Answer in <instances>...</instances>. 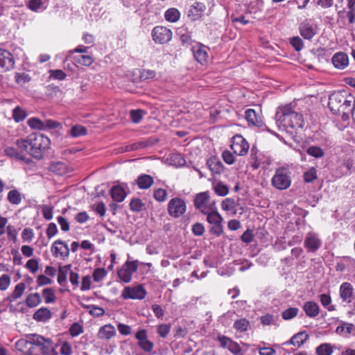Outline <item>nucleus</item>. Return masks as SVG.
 <instances>
[{"label": "nucleus", "mask_w": 355, "mask_h": 355, "mask_svg": "<svg viewBox=\"0 0 355 355\" xmlns=\"http://www.w3.org/2000/svg\"><path fill=\"white\" fill-rule=\"evenodd\" d=\"M209 198V191L200 192L196 194L193 200L195 208L200 210L202 214H207L206 211H208Z\"/></svg>", "instance_id": "ddd939ff"}, {"label": "nucleus", "mask_w": 355, "mask_h": 355, "mask_svg": "<svg viewBox=\"0 0 355 355\" xmlns=\"http://www.w3.org/2000/svg\"><path fill=\"white\" fill-rule=\"evenodd\" d=\"M15 59L8 50L0 49V71L6 72L14 68Z\"/></svg>", "instance_id": "9b49d317"}, {"label": "nucleus", "mask_w": 355, "mask_h": 355, "mask_svg": "<svg viewBox=\"0 0 355 355\" xmlns=\"http://www.w3.org/2000/svg\"><path fill=\"white\" fill-rule=\"evenodd\" d=\"M146 295V291L144 287L139 284L134 287L126 286L121 293V297L124 300L137 299L143 300Z\"/></svg>", "instance_id": "9d476101"}, {"label": "nucleus", "mask_w": 355, "mask_h": 355, "mask_svg": "<svg viewBox=\"0 0 355 355\" xmlns=\"http://www.w3.org/2000/svg\"><path fill=\"white\" fill-rule=\"evenodd\" d=\"M306 153L315 158H320L324 156V150L318 146H311L306 150Z\"/></svg>", "instance_id": "a18cd8bd"}, {"label": "nucleus", "mask_w": 355, "mask_h": 355, "mask_svg": "<svg viewBox=\"0 0 355 355\" xmlns=\"http://www.w3.org/2000/svg\"><path fill=\"white\" fill-rule=\"evenodd\" d=\"M138 269L137 261H126L122 268L118 270L119 277L125 283L131 281L132 275Z\"/></svg>", "instance_id": "1a4fd4ad"}, {"label": "nucleus", "mask_w": 355, "mask_h": 355, "mask_svg": "<svg viewBox=\"0 0 355 355\" xmlns=\"http://www.w3.org/2000/svg\"><path fill=\"white\" fill-rule=\"evenodd\" d=\"M28 125L33 129L43 130V121L37 118H31L28 121Z\"/></svg>", "instance_id": "13d9d810"}, {"label": "nucleus", "mask_w": 355, "mask_h": 355, "mask_svg": "<svg viewBox=\"0 0 355 355\" xmlns=\"http://www.w3.org/2000/svg\"><path fill=\"white\" fill-rule=\"evenodd\" d=\"M245 119L249 123L257 127L263 125L261 116L252 109H248L245 111Z\"/></svg>", "instance_id": "b1692460"}, {"label": "nucleus", "mask_w": 355, "mask_h": 355, "mask_svg": "<svg viewBox=\"0 0 355 355\" xmlns=\"http://www.w3.org/2000/svg\"><path fill=\"white\" fill-rule=\"evenodd\" d=\"M222 222L223 221H218L217 223L211 224L210 232L216 236H220L223 232Z\"/></svg>", "instance_id": "864d4df0"}, {"label": "nucleus", "mask_w": 355, "mask_h": 355, "mask_svg": "<svg viewBox=\"0 0 355 355\" xmlns=\"http://www.w3.org/2000/svg\"><path fill=\"white\" fill-rule=\"evenodd\" d=\"M26 338H28L29 342L28 352L26 355H38L52 340L49 338L35 334H27Z\"/></svg>", "instance_id": "39448f33"}, {"label": "nucleus", "mask_w": 355, "mask_h": 355, "mask_svg": "<svg viewBox=\"0 0 355 355\" xmlns=\"http://www.w3.org/2000/svg\"><path fill=\"white\" fill-rule=\"evenodd\" d=\"M116 334L114 327L112 324H105L101 327L98 333L100 339L109 340Z\"/></svg>", "instance_id": "a878e982"}, {"label": "nucleus", "mask_w": 355, "mask_h": 355, "mask_svg": "<svg viewBox=\"0 0 355 355\" xmlns=\"http://www.w3.org/2000/svg\"><path fill=\"white\" fill-rule=\"evenodd\" d=\"M230 148L234 154L239 156H245L249 151L250 145L241 135L237 134L232 138Z\"/></svg>", "instance_id": "423d86ee"}, {"label": "nucleus", "mask_w": 355, "mask_h": 355, "mask_svg": "<svg viewBox=\"0 0 355 355\" xmlns=\"http://www.w3.org/2000/svg\"><path fill=\"white\" fill-rule=\"evenodd\" d=\"M354 288L349 282H343L339 288V296L343 302L349 304L352 302Z\"/></svg>", "instance_id": "dca6fc26"}, {"label": "nucleus", "mask_w": 355, "mask_h": 355, "mask_svg": "<svg viewBox=\"0 0 355 355\" xmlns=\"http://www.w3.org/2000/svg\"><path fill=\"white\" fill-rule=\"evenodd\" d=\"M135 338L138 340V346L146 352H150L154 344L148 339L147 331L146 329H139L135 334Z\"/></svg>", "instance_id": "4468645a"}, {"label": "nucleus", "mask_w": 355, "mask_h": 355, "mask_svg": "<svg viewBox=\"0 0 355 355\" xmlns=\"http://www.w3.org/2000/svg\"><path fill=\"white\" fill-rule=\"evenodd\" d=\"M250 325L249 321L245 318L237 320L234 323V328L240 332H243L248 330Z\"/></svg>", "instance_id": "a19ab883"}, {"label": "nucleus", "mask_w": 355, "mask_h": 355, "mask_svg": "<svg viewBox=\"0 0 355 355\" xmlns=\"http://www.w3.org/2000/svg\"><path fill=\"white\" fill-rule=\"evenodd\" d=\"M334 66L339 69H343L348 64V56L343 52L336 53L331 59Z\"/></svg>", "instance_id": "412c9836"}, {"label": "nucleus", "mask_w": 355, "mask_h": 355, "mask_svg": "<svg viewBox=\"0 0 355 355\" xmlns=\"http://www.w3.org/2000/svg\"><path fill=\"white\" fill-rule=\"evenodd\" d=\"M214 191L220 196H225L229 192V188L222 182H218L214 187Z\"/></svg>", "instance_id": "3c124183"}, {"label": "nucleus", "mask_w": 355, "mask_h": 355, "mask_svg": "<svg viewBox=\"0 0 355 355\" xmlns=\"http://www.w3.org/2000/svg\"><path fill=\"white\" fill-rule=\"evenodd\" d=\"M207 214H203L207 216V221L211 225L212 223H217L218 221H223V218L217 211V208L215 202H213L208 207Z\"/></svg>", "instance_id": "aec40b11"}, {"label": "nucleus", "mask_w": 355, "mask_h": 355, "mask_svg": "<svg viewBox=\"0 0 355 355\" xmlns=\"http://www.w3.org/2000/svg\"><path fill=\"white\" fill-rule=\"evenodd\" d=\"M320 301L324 307H326L329 311H333L336 310L334 305H331V298L328 294H321L320 295Z\"/></svg>", "instance_id": "e433bc0d"}, {"label": "nucleus", "mask_w": 355, "mask_h": 355, "mask_svg": "<svg viewBox=\"0 0 355 355\" xmlns=\"http://www.w3.org/2000/svg\"><path fill=\"white\" fill-rule=\"evenodd\" d=\"M291 44L297 51H300L304 47V43L302 40L298 37H293L291 40Z\"/></svg>", "instance_id": "774afa93"}, {"label": "nucleus", "mask_w": 355, "mask_h": 355, "mask_svg": "<svg viewBox=\"0 0 355 355\" xmlns=\"http://www.w3.org/2000/svg\"><path fill=\"white\" fill-rule=\"evenodd\" d=\"M299 31L301 36L305 40H311L316 34L315 27L309 19L304 20L300 24Z\"/></svg>", "instance_id": "f3484780"}, {"label": "nucleus", "mask_w": 355, "mask_h": 355, "mask_svg": "<svg viewBox=\"0 0 355 355\" xmlns=\"http://www.w3.org/2000/svg\"><path fill=\"white\" fill-rule=\"evenodd\" d=\"M71 266V265H67L64 267H60L59 268L58 271V282L60 284H62L63 282H66L67 274L69 270H70Z\"/></svg>", "instance_id": "c03bdc74"}, {"label": "nucleus", "mask_w": 355, "mask_h": 355, "mask_svg": "<svg viewBox=\"0 0 355 355\" xmlns=\"http://www.w3.org/2000/svg\"><path fill=\"white\" fill-rule=\"evenodd\" d=\"M222 157L224 162L229 165L233 164L235 162L234 154L227 150L223 152Z\"/></svg>", "instance_id": "338daca9"}, {"label": "nucleus", "mask_w": 355, "mask_h": 355, "mask_svg": "<svg viewBox=\"0 0 355 355\" xmlns=\"http://www.w3.org/2000/svg\"><path fill=\"white\" fill-rule=\"evenodd\" d=\"M26 268L31 272L35 273L39 270V262L37 259H29L26 263Z\"/></svg>", "instance_id": "69168bd1"}, {"label": "nucleus", "mask_w": 355, "mask_h": 355, "mask_svg": "<svg viewBox=\"0 0 355 355\" xmlns=\"http://www.w3.org/2000/svg\"><path fill=\"white\" fill-rule=\"evenodd\" d=\"M171 325L168 324H159L157 327V334L162 338H166L170 332Z\"/></svg>", "instance_id": "052dcab7"}, {"label": "nucleus", "mask_w": 355, "mask_h": 355, "mask_svg": "<svg viewBox=\"0 0 355 355\" xmlns=\"http://www.w3.org/2000/svg\"><path fill=\"white\" fill-rule=\"evenodd\" d=\"M87 128L80 125H73L70 130V135L73 137H78L87 134Z\"/></svg>", "instance_id": "79ce46f5"}, {"label": "nucleus", "mask_w": 355, "mask_h": 355, "mask_svg": "<svg viewBox=\"0 0 355 355\" xmlns=\"http://www.w3.org/2000/svg\"><path fill=\"white\" fill-rule=\"evenodd\" d=\"M170 163L175 166H182L185 164L186 161L181 154L173 153L170 155Z\"/></svg>", "instance_id": "4c0bfd02"}, {"label": "nucleus", "mask_w": 355, "mask_h": 355, "mask_svg": "<svg viewBox=\"0 0 355 355\" xmlns=\"http://www.w3.org/2000/svg\"><path fill=\"white\" fill-rule=\"evenodd\" d=\"M154 198L159 202H164L166 199L167 192L163 189H157L154 191Z\"/></svg>", "instance_id": "680f3d73"}, {"label": "nucleus", "mask_w": 355, "mask_h": 355, "mask_svg": "<svg viewBox=\"0 0 355 355\" xmlns=\"http://www.w3.org/2000/svg\"><path fill=\"white\" fill-rule=\"evenodd\" d=\"M333 347L329 343H322L316 348L317 355H331Z\"/></svg>", "instance_id": "58836bf2"}, {"label": "nucleus", "mask_w": 355, "mask_h": 355, "mask_svg": "<svg viewBox=\"0 0 355 355\" xmlns=\"http://www.w3.org/2000/svg\"><path fill=\"white\" fill-rule=\"evenodd\" d=\"M304 245L308 252H315L321 247L322 241L316 233L308 232L304 239Z\"/></svg>", "instance_id": "f8f14e48"}, {"label": "nucleus", "mask_w": 355, "mask_h": 355, "mask_svg": "<svg viewBox=\"0 0 355 355\" xmlns=\"http://www.w3.org/2000/svg\"><path fill=\"white\" fill-rule=\"evenodd\" d=\"M26 288V284L24 282L17 284L13 292L12 293V299H18L21 297Z\"/></svg>", "instance_id": "09e8293b"}, {"label": "nucleus", "mask_w": 355, "mask_h": 355, "mask_svg": "<svg viewBox=\"0 0 355 355\" xmlns=\"http://www.w3.org/2000/svg\"><path fill=\"white\" fill-rule=\"evenodd\" d=\"M26 112L19 107H16L12 111V117L16 122L22 121L26 117Z\"/></svg>", "instance_id": "49530a36"}, {"label": "nucleus", "mask_w": 355, "mask_h": 355, "mask_svg": "<svg viewBox=\"0 0 355 355\" xmlns=\"http://www.w3.org/2000/svg\"><path fill=\"white\" fill-rule=\"evenodd\" d=\"M15 80L18 84L24 85L31 80V77L25 73H17L15 75Z\"/></svg>", "instance_id": "4d7b16f0"}, {"label": "nucleus", "mask_w": 355, "mask_h": 355, "mask_svg": "<svg viewBox=\"0 0 355 355\" xmlns=\"http://www.w3.org/2000/svg\"><path fill=\"white\" fill-rule=\"evenodd\" d=\"M51 252L55 257H60L65 259L69 255L68 245L62 240H56L51 246Z\"/></svg>", "instance_id": "2eb2a0df"}, {"label": "nucleus", "mask_w": 355, "mask_h": 355, "mask_svg": "<svg viewBox=\"0 0 355 355\" xmlns=\"http://www.w3.org/2000/svg\"><path fill=\"white\" fill-rule=\"evenodd\" d=\"M309 338V334L306 331H301L295 334L289 341L285 344H291L294 346L300 347Z\"/></svg>", "instance_id": "cd10ccee"}, {"label": "nucleus", "mask_w": 355, "mask_h": 355, "mask_svg": "<svg viewBox=\"0 0 355 355\" xmlns=\"http://www.w3.org/2000/svg\"><path fill=\"white\" fill-rule=\"evenodd\" d=\"M205 230V227L201 223H196L193 225L191 228L192 233L197 236L203 235Z\"/></svg>", "instance_id": "e2e57ef3"}, {"label": "nucleus", "mask_w": 355, "mask_h": 355, "mask_svg": "<svg viewBox=\"0 0 355 355\" xmlns=\"http://www.w3.org/2000/svg\"><path fill=\"white\" fill-rule=\"evenodd\" d=\"M299 309L296 307H290L282 313V317L285 320H288L297 316Z\"/></svg>", "instance_id": "37998d69"}, {"label": "nucleus", "mask_w": 355, "mask_h": 355, "mask_svg": "<svg viewBox=\"0 0 355 355\" xmlns=\"http://www.w3.org/2000/svg\"><path fill=\"white\" fill-rule=\"evenodd\" d=\"M291 171L286 167L277 168L271 179L272 187L278 190L288 189L291 186Z\"/></svg>", "instance_id": "20e7f679"}, {"label": "nucleus", "mask_w": 355, "mask_h": 355, "mask_svg": "<svg viewBox=\"0 0 355 355\" xmlns=\"http://www.w3.org/2000/svg\"><path fill=\"white\" fill-rule=\"evenodd\" d=\"M51 317V311L45 307L39 309L34 314L33 319L38 322H45Z\"/></svg>", "instance_id": "7c9ffc66"}, {"label": "nucleus", "mask_w": 355, "mask_h": 355, "mask_svg": "<svg viewBox=\"0 0 355 355\" xmlns=\"http://www.w3.org/2000/svg\"><path fill=\"white\" fill-rule=\"evenodd\" d=\"M349 263H355V260L349 257H344L342 261L336 263L335 266L336 270L343 272L346 269L347 264Z\"/></svg>", "instance_id": "ea45409f"}, {"label": "nucleus", "mask_w": 355, "mask_h": 355, "mask_svg": "<svg viewBox=\"0 0 355 355\" xmlns=\"http://www.w3.org/2000/svg\"><path fill=\"white\" fill-rule=\"evenodd\" d=\"M50 144V139L47 137L36 132L16 141V145L21 152H26L37 159L44 157V153Z\"/></svg>", "instance_id": "f257e3e1"}, {"label": "nucleus", "mask_w": 355, "mask_h": 355, "mask_svg": "<svg viewBox=\"0 0 355 355\" xmlns=\"http://www.w3.org/2000/svg\"><path fill=\"white\" fill-rule=\"evenodd\" d=\"M159 139L150 137L144 140L137 141L127 146L128 151H135L155 146L159 142Z\"/></svg>", "instance_id": "6ab92c4d"}, {"label": "nucleus", "mask_w": 355, "mask_h": 355, "mask_svg": "<svg viewBox=\"0 0 355 355\" xmlns=\"http://www.w3.org/2000/svg\"><path fill=\"white\" fill-rule=\"evenodd\" d=\"M164 17L168 21L176 22L180 17V12L176 8H169L165 12Z\"/></svg>", "instance_id": "72a5a7b5"}, {"label": "nucleus", "mask_w": 355, "mask_h": 355, "mask_svg": "<svg viewBox=\"0 0 355 355\" xmlns=\"http://www.w3.org/2000/svg\"><path fill=\"white\" fill-rule=\"evenodd\" d=\"M42 299L38 293L29 294L26 299V304L30 308H33L40 304Z\"/></svg>", "instance_id": "473e14b6"}, {"label": "nucleus", "mask_w": 355, "mask_h": 355, "mask_svg": "<svg viewBox=\"0 0 355 355\" xmlns=\"http://www.w3.org/2000/svg\"><path fill=\"white\" fill-rule=\"evenodd\" d=\"M187 209L185 201L180 198H173L168 203L167 211L173 218H179L183 215Z\"/></svg>", "instance_id": "0eeeda50"}, {"label": "nucleus", "mask_w": 355, "mask_h": 355, "mask_svg": "<svg viewBox=\"0 0 355 355\" xmlns=\"http://www.w3.org/2000/svg\"><path fill=\"white\" fill-rule=\"evenodd\" d=\"M11 278L8 275L3 274L0 277V290L6 291L10 286Z\"/></svg>", "instance_id": "5fc2aeb1"}, {"label": "nucleus", "mask_w": 355, "mask_h": 355, "mask_svg": "<svg viewBox=\"0 0 355 355\" xmlns=\"http://www.w3.org/2000/svg\"><path fill=\"white\" fill-rule=\"evenodd\" d=\"M205 9L203 3L196 2L192 6L189 11L188 16L192 18V20H197L200 19Z\"/></svg>", "instance_id": "393cba45"}, {"label": "nucleus", "mask_w": 355, "mask_h": 355, "mask_svg": "<svg viewBox=\"0 0 355 355\" xmlns=\"http://www.w3.org/2000/svg\"><path fill=\"white\" fill-rule=\"evenodd\" d=\"M151 35L156 44H164L171 40L173 33L166 27L157 26L153 29Z\"/></svg>", "instance_id": "6e6552de"}, {"label": "nucleus", "mask_w": 355, "mask_h": 355, "mask_svg": "<svg viewBox=\"0 0 355 355\" xmlns=\"http://www.w3.org/2000/svg\"><path fill=\"white\" fill-rule=\"evenodd\" d=\"M107 275V272L104 268H98L93 272L94 280L96 282H101Z\"/></svg>", "instance_id": "6e6d98bb"}, {"label": "nucleus", "mask_w": 355, "mask_h": 355, "mask_svg": "<svg viewBox=\"0 0 355 355\" xmlns=\"http://www.w3.org/2000/svg\"><path fill=\"white\" fill-rule=\"evenodd\" d=\"M130 209L134 212H140L145 209V204L142 202L140 198H133L130 202Z\"/></svg>", "instance_id": "f704fd0d"}, {"label": "nucleus", "mask_w": 355, "mask_h": 355, "mask_svg": "<svg viewBox=\"0 0 355 355\" xmlns=\"http://www.w3.org/2000/svg\"><path fill=\"white\" fill-rule=\"evenodd\" d=\"M355 103L354 98L345 90L335 92L329 97V107L334 114H342L348 117Z\"/></svg>", "instance_id": "7ed1b4c3"}, {"label": "nucleus", "mask_w": 355, "mask_h": 355, "mask_svg": "<svg viewBox=\"0 0 355 355\" xmlns=\"http://www.w3.org/2000/svg\"><path fill=\"white\" fill-rule=\"evenodd\" d=\"M235 200L232 198H225L222 202V208L225 211H232L235 207Z\"/></svg>", "instance_id": "bf43d9fd"}, {"label": "nucleus", "mask_w": 355, "mask_h": 355, "mask_svg": "<svg viewBox=\"0 0 355 355\" xmlns=\"http://www.w3.org/2000/svg\"><path fill=\"white\" fill-rule=\"evenodd\" d=\"M77 63L83 66H90L93 62V58L89 55H83L75 58Z\"/></svg>", "instance_id": "8fccbe9b"}, {"label": "nucleus", "mask_w": 355, "mask_h": 355, "mask_svg": "<svg viewBox=\"0 0 355 355\" xmlns=\"http://www.w3.org/2000/svg\"><path fill=\"white\" fill-rule=\"evenodd\" d=\"M136 182L140 189H147L153 184L154 180L150 175L142 174L137 178Z\"/></svg>", "instance_id": "bb28decb"}, {"label": "nucleus", "mask_w": 355, "mask_h": 355, "mask_svg": "<svg viewBox=\"0 0 355 355\" xmlns=\"http://www.w3.org/2000/svg\"><path fill=\"white\" fill-rule=\"evenodd\" d=\"M110 195L114 201L121 202L124 200L126 193L121 186H114L110 189Z\"/></svg>", "instance_id": "c756f323"}, {"label": "nucleus", "mask_w": 355, "mask_h": 355, "mask_svg": "<svg viewBox=\"0 0 355 355\" xmlns=\"http://www.w3.org/2000/svg\"><path fill=\"white\" fill-rule=\"evenodd\" d=\"M6 154L10 157H14L17 159L25 160L24 155L21 153V152L17 151L14 148H7L6 149Z\"/></svg>", "instance_id": "0e129e2a"}, {"label": "nucleus", "mask_w": 355, "mask_h": 355, "mask_svg": "<svg viewBox=\"0 0 355 355\" xmlns=\"http://www.w3.org/2000/svg\"><path fill=\"white\" fill-rule=\"evenodd\" d=\"M207 164L209 170L215 174H220L224 170L223 163L215 157L209 159L207 161Z\"/></svg>", "instance_id": "c85d7f7f"}, {"label": "nucleus", "mask_w": 355, "mask_h": 355, "mask_svg": "<svg viewBox=\"0 0 355 355\" xmlns=\"http://www.w3.org/2000/svg\"><path fill=\"white\" fill-rule=\"evenodd\" d=\"M209 48L201 44H198L192 47L193 55L195 59L201 64L207 62L208 58Z\"/></svg>", "instance_id": "a211bd4d"}, {"label": "nucleus", "mask_w": 355, "mask_h": 355, "mask_svg": "<svg viewBox=\"0 0 355 355\" xmlns=\"http://www.w3.org/2000/svg\"><path fill=\"white\" fill-rule=\"evenodd\" d=\"M275 119L279 130L286 131L292 137L304 125L302 115L294 111L290 105L280 108L276 113Z\"/></svg>", "instance_id": "f03ea898"}, {"label": "nucleus", "mask_w": 355, "mask_h": 355, "mask_svg": "<svg viewBox=\"0 0 355 355\" xmlns=\"http://www.w3.org/2000/svg\"><path fill=\"white\" fill-rule=\"evenodd\" d=\"M317 178L316 169L313 167L310 168L307 171L304 173V180L305 182H312Z\"/></svg>", "instance_id": "de8ad7c7"}, {"label": "nucleus", "mask_w": 355, "mask_h": 355, "mask_svg": "<svg viewBox=\"0 0 355 355\" xmlns=\"http://www.w3.org/2000/svg\"><path fill=\"white\" fill-rule=\"evenodd\" d=\"M7 200L11 205H18L22 201V195L17 189H12L8 193Z\"/></svg>", "instance_id": "2f4dec72"}, {"label": "nucleus", "mask_w": 355, "mask_h": 355, "mask_svg": "<svg viewBox=\"0 0 355 355\" xmlns=\"http://www.w3.org/2000/svg\"><path fill=\"white\" fill-rule=\"evenodd\" d=\"M42 296L46 304L53 303L56 300L55 291L52 288H46L42 291Z\"/></svg>", "instance_id": "c9c22d12"}, {"label": "nucleus", "mask_w": 355, "mask_h": 355, "mask_svg": "<svg viewBox=\"0 0 355 355\" xmlns=\"http://www.w3.org/2000/svg\"><path fill=\"white\" fill-rule=\"evenodd\" d=\"M49 170L59 175H64L69 172L67 164L62 162H52L50 163Z\"/></svg>", "instance_id": "5701e85b"}, {"label": "nucleus", "mask_w": 355, "mask_h": 355, "mask_svg": "<svg viewBox=\"0 0 355 355\" xmlns=\"http://www.w3.org/2000/svg\"><path fill=\"white\" fill-rule=\"evenodd\" d=\"M303 310L309 318H315L320 312L319 305L313 301L306 302L303 305Z\"/></svg>", "instance_id": "4be33fe9"}, {"label": "nucleus", "mask_w": 355, "mask_h": 355, "mask_svg": "<svg viewBox=\"0 0 355 355\" xmlns=\"http://www.w3.org/2000/svg\"><path fill=\"white\" fill-rule=\"evenodd\" d=\"M83 332V327L78 322H74L69 328V333L72 337H76Z\"/></svg>", "instance_id": "603ef678"}]
</instances>
